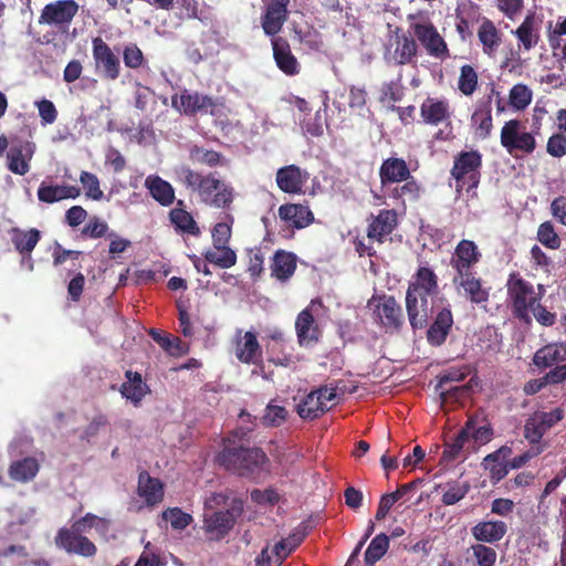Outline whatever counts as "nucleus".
Returning <instances> with one entry per match:
<instances>
[{"mask_svg":"<svg viewBox=\"0 0 566 566\" xmlns=\"http://www.w3.org/2000/svg\"><path fill=\"white\" fill-rule=\"evenodd\" d=\"M189 158L192 163L213 168L222 165L223 157L221 153L193 145L189 148Z\"/></svg>","mask_w":566,"mask_h":566,"instance_id":"nucleus-48","label":"nucleus"},{"mask_svg":"<svg viewBox=\"0 0 566 566\" xmlns=\"http://www.w3.org/2000/svg\"><path fill=\"white\" fill-rule=\"evenodd\" d=\"M297 266V258L294 253L277 250L272 259L271 274L281 282L293 276Z\"/></svg>","mask_w":566,"mask_h":566,"instance_id":"nucleus-37","label":"nucleus"},{"mask_svg":"<svg viewBox=\"0 0 566 566\" xmlns=\"http://www.w3.org/2000/svg\"><path fill=\"white\" fill-rule=\"evenodd\" d=\"M398 224V214L394 209H381L377 216L370 214L367 238L371 242L382 244Z\"/></svg>","mask_w":566,"mask_h":566,"instance_id":"nucleus-19","label":"nucleus"},{"mask_svg":"<svg viewBox=\"0 0 566 566\" xmlns=\"http://www.w3.org/2000/svg\"><path fill=\"white\" fill-rule=\"evenodd\" d=\"M566 361V343H549L537 349L533 356V364L545 369Z\"/></svg>","mask_w":566,"mask_h":566,"instance_id":"nucleus-33","label":"nucleus"},{"mask_svg":"<svg viewBox=\"0 0 566 566\" xmlns=\"http://www.w3.org/2000/svg\"><path fill=\"white\" fill-rule=\"evenodd\" d=\"M410 168L403 158L388 157L382 160L379 167V179L382 189H389L395 184L411 177Z\"/></svg>","mask_w":566,"mask_h":566,"instance_id":"nucleus-24","label":"nucleus"},{"mask_svg":"<svg viewBox=\"0 0 566 566\" xmlns=\"http://www.w3.org/2000/svg\"><path fill=\"white\" fill-rule=\"evenodd\" d=\"M390 45L394 46L392 59L398 65H406L413 61L418 53V44L412 34L396 27L392 31Z\"/></svg>","mask_w":566,"mask_h":566,"instance_id":"nucleus-21","label":"nucleus"},{"mask_svg":"<svg viewBox=\"0 0 566 566\" xmlns=\"http://www.w3.org/2000/svg\"><path fill=\"white\" fill-rule=\"evenodd\" d=\"M441 306L432 315V323L427 328V340L431 346H441L447 340L452 326L453 315L451 306L444 297L439 298Z\"/></svg>","mask_w":566,"mask_h":566,"instance_id":"nucleus-11","label":"nucleus"},{"mask_svg":"<svg viewBox=\"0 0 566 566\" xmlns=\"http://www.w3.org/2000/svg\"><path fill=\"white\" fill-rule=\"evenodd\" d=\"M226 222L217 223L212 229V243L213 247H221V244H228L231 238V224L233 223V217L230 214L226 216Z\"/></svg>","mask_w":566,"mask_h":566,"instance_id":"nucleus-60","label":"nucleus"},{"mask_svg":"<svg viewBox=\"0 0 566 566\" xmlns=\"http://www.w3.org/2000/svg\"><path fill=\"white\" fill-rule=\"evenodd\" d=\"M203 256L207 262L212 263L221 269H229L237 262V254L231 248H229L228 244L213 247V250L206 251Z\"/></svg>","mask_w":566,"mask_h":566,"instance_id":"nucleus-46","label":"nucleus"},{"mask_svg":"<svg viewBox=\"0 0 566 566\" xmlns=\"http://www.w3.org/2000/svg\"><path fill=\"white\" fill-rule=\"evenodd\" d=\"M145 187L150 196L163 207H169L176 199L174 187L157 175L148 176L145 180Z\"/></svg>","mask_w":566,"mask_h":566,"instance_id":"nucleus-40","label":"nucleus"},{"mask_svg":"<svg viewBox=\"0 0 566 566\" xmlns=\"http://www.w3.org/2000/svg\"><path fill=\"white\" fill-rule=\"evenodd\" d=\"M179 179L198 195L201 203L210 208L229 210L234 201V188L219 179L216 172L201 174L190 167H181Z\"/></svg>","mask_w":566,"mask_h":566,"instance_id":"nucleus-2","label":"nucleus"},{"mask_svg":"<svg viewBox=\"0 0 566 566\" xmlns=\"http://www.w3.org/2000/svg\"><path fill=\"white\" fill-rule=\"evenodd\" d=\"M163 517L166 521H169L171 527L175 530H184L192 522V516L188 513L182 512L179 507L166 510L163 513Z\"/></svg>","mask_w":566,"mask_h":566,"instance_id":"nucleus-61","label":"nucleus"},{"mask_svg":"<svg viewBox=\"0 0 566 566\" xmlns=\"http://www.w3.org/2000/svg\"><path fill=\"white\" fill-rule=\"evenodd\" d=\"M507 524L503 521H481L472 528V536L480 543L494 544L500 542L507 533Z\"/></svg>","mask_w":566,"mask_h":566,"instance_id":"nucleus-34","label":"nucleus"},{"mask_svg":"<svg viewBox=\"0 0 566 566\" xmlns=\"http://www.w3.org/2000/svg\"><path fill=\"white\" fill-rule=\"evenodd\" d=\"M467 422H472V428L470 429V438H472L475 443L482 446L486 444L493 439L494 431L491 423L479 427L476 418L473 417H470Z\"/></svg>","mask_w":566,"mask_h":566,"instance_id":"nucleus-58","label":"nucleus"},{"mask_svg":"<svg viewBox=\"0 0 566 566\" xmlns=\"http://www.w3.org/2000/svg\"><path fill=\"white\" fill-rule=\"evenodd\" d=\"M295 331L300 346L308 347L318 343L322 331L310 308L301 311L295 321Z\"/></svg>","mask_w":566,"mask_h":566,"instance_id":"nucleus-29","label":"nucleus"},{"mask_svg":"<svg viewBox=\"0 0 566 566\" xmlns=\"http://www.w3.org/2000/svg\"><path fill=\"white\" fill-rule=\"evenodd\" d=\"M92 54L95 69L102 72L104 78L115 81L119 77L120 60L101 36L93 38Z\"/></svg>","mask_w":566,"mask_h":566,"instance_id":"nucleus-10","label":"nucleus"},{"mask_svg":"<svg viewBox=\"0 0 566 566\" xmlns=\"http://www.w3.org/2000/svg\"><path fill=\"white\" fill-rule=\"evenodd\" d=\"M316 394L312 390L297 403L296 412L302 419L314 420L329 410V407L325 406Z\"/></svg>","mask_w":566,"mask_h":566,"instance_id":"nucleus-42","label":"nucleus"},{"mask_svg":"<svg viewBox=\"0 0 566 566\" xmlns=\"http://www.w3.org/2000/svg\"><path fill=\"white\" fill-rule=\"evenodd\" d=\"M546 151L555 158L566 155V136L563 133L553 134L546 144Z\"/></svg>","mask_w":566,"mask_h":566,"instance_id":"nucleus-64","label":"nucleus"},{"mask_svg":"<svg viewBox=\"0 0 566 566\" xmlns=\"http://www.w3.org/2000/svg\"><path fill=\"white\" fill-rule=\"evenodd\" d=\"M507 295L514 316L520 321L530 322V308L541 300L533 284L524 280L520 273H511L507 280Z\"/></svg>","mask_w":566,"mask_h":566,"instance_id":"nucleus-3","label":"nucleus"},{"mask_svg":"<svg viewBox=\"0 0 566 566\" xmlns=\"http://www.w3.org/2000/svg\"><path fill=\"white\" fill-rule=\"evenodd\" d=\"M80 4L75 0H55L46 3L39 17L40 24H48L66 32L78 14Z\"/></svg>","mask_w":566,"mask_h":566,"instance_id":"nucleus-8","label":"nucleus"},{"mask_svg":"<svg viewBox=\"0 0 566 566\" xmlns=\"http://www.w3.org/2000/svg\"><path fill=\"white\" fill-rule=\"evenodd\" d=\"M395 185V187H389V189L385 190L390 199L400 202L402 206H405L407 201L416 202L420 199L422 186L413 176L402 180L401 184Z\"/></svg>","mask_w":566,"mask_h":566,"instance_id":"nucleus-35","label":"nucleus"},{"mask_svg":"<svg viewBox=\"0 0 566 566\" xmlns=\"http://www.w3.org/2000/svg\"><path fill=\"white\" fill-rule=\"evenodd\" d=\"M11 242L14 249L22 255V258H31V253L41 239V233L38 229L22 230L13 228L10 231Z\"/></svg>","mask_w":566,"mask_h":566,"instance_id":"nucleus-39","label":"nucleus"},{"mask_svg":"<svg viewBox=\"0 0 566 566\" xmlns=\"http://www.w3.org/2000/svg\"><path fill=\"white\" fill-rule=\"evenodd\" d=\"M474 134L481 139H486L493 129L492 111L489 104L476 108L471 116Z\"/></svg>","mask_w":566,"mask_h":566,"instance_id":"nucleus-44","label":"nucleus"},{"mask_svg":"<svg viewBox=\"0 0 566 566\" xmlns=\"http://www.w3.org/2000/svg\"><path fill=\"white\" fill-rule=\"evenodd\" d=\"M537 240L551 250H557L560 247V238L551 221H545L539 224L537 229Z\"/></svg>","mask_w":566,"mask_h":566,"instance_id":"nucleus-52","label":"nucleus"},{"mask_svg":"<svg viewBox=\"0 0 566 566\" xmlns=\"http://www.w3.org/2000/svg\"><path fill=\"white\" fill-rule=\"evenodd\" d=\"M478 38L482 44L483 53L490 57H494L502 39L500 31L491 20L484 19L482 21L478 30Z\"/></svg>","mask_w":566,"mask_h":566,"instance_id":"nucleus-41","label":"nucleus"},{"mask_svg":"<svg viewBox=\"0 0 566 566\" xmlns=\"http://www.w3.org/2000/svg\"><path fill=\"white\" fill-rule=\"evenodd\" d=\"M440 293L439 277L437 273L428 266V264L420 265L413 273L411 281L408 284L406 294L411 296H431L436 297Z\"/></svg>","mask_w":566,"mask_h":566,"instance_id":"nucleus-17","label":"nucleus"},{"mask_svg":"<svg viewBox=\"0 0 566 566\" xmlns=\"http://www.w3.org/2000/svg\"><path fill=\"white\" fill-rule=\"evenodd\" d=\"M420 116L422 122L427 125H444L443 129H439L433 135L436 140L447 142L453 138V128L451 124L452 111L447 99L427 97L420 106Z\"/></svg>","mask_w":566,"mask_h":566,"instance_id":"nucleus-6","label":"nucleus"},{"mask_svg":"<svg viewBox=\"0 0 566 566\" xmlns=\"http://www.w3.org/2000/svg\"><path fill=\"white\" fill-rule=\"evenodd\" d=\"M83 532L76 531L73 525L70 528L62 527L57 531L54 538L55 545L69 554H75L83 557H93L97 553L95 544L82 535Z\"/></svg>","mask_w":566,"mask_h":566,"instance_id":"nucleus-9","label":"nucleus"},{"mask_svg":"<svg viewBox=\"0 0 566 566\" xmlns=\"http://www.w3.org/2000/svg\"><path fill=\"white\" fill-rule=\"evenodd\" d=\"M273 59L277 69L287 76H295L301 71V64L292 53L290 43L282 36L271 40Z\"/></svg>","mask_w":566,"mask_h":566,"instance_id":"nucleus-25","label":"nucleus"},{"mask_svg":"<svg viewBox=\"0 0 566 566\" xmlns=\"http://www.w3.org/2000/svg\"><path fill=\"white\" fill-rule=\"evenodd\" d=\"M410 27L429 55L439 59L449 56V49L446 41L430 21L416 22Z\"/></svg>","mask_w":566,"mask_h":566,"instance_id":"nucleus-13","label":"nucleus"},{"mask_svg":"<svg viewBox=\"0 0 566 566\" xmlns=\"http://www.w3.org/2000/svg\"><path fill=\"white\" fill-rule=\"evenodd\" d=\"M243 512V501L232 499L230 507L226 511H218L205 518V528L208 533H216L224 536L234 526L237 518Z\"/></svg>","mask_w":566,"mask_h":566,"instance_id":"nucleus-16","label":"nucleus"},{"mask_svg":"<svg viewBox=\"0 0 566 566\" xmlns=\"http://www.w3.org/2000/svg\"><path fill=\"white\" fill-rule=\"evenodd\" d=\"M482 155L478 150L461 151L454 157L451 176L457 182V191L478 188L481 178Z\"/></svg>","mask_w":566,"mask_h":566,"instance_id":"nucleus-5","label":"nucleus"},{"mask_svg":"<svg viewBox=\"0 0 566 566\" xmlns=\"http://www.w3.org/2000/svg\"><path fill=\"white\" fill-rule=\"evenodd\" d=\"M39 472V463L34 458L27 457L13 461L9 467V476L18 482L31 481Z\"/></svg>","mask_w":566,"mask_h":566,"instance_id":"nucleus-43","label":"nucleus"},{"mask_svg":"<svg viewBox=\"0 0 566 566\" xmlns=\"http://www.w3.org/2000/svg\"><path fill=\"white\" fill-rule=\"evenodd\" d=\"M216 461L224 470L250 480H258L270 472V459L259 447L235 446L228 438Z\"/></svg>","mask_w":566,"mask_h":566,"instance_id":"nucleus-1","label":"nucleus"},{"mask_svg":"<svg viewBox=\"0 0 566 566\" xmlns=\"http://www.w3.org/2000/svg\"><path fill=\"white\" fill-rule=\"evenodd\" d=\"M124 64L129 69H139L145 61L142 50L135 43L126 45L123 50Z\"/></svg>","mask_w":566,"mask_h":566,"instance_id":"nucleus-63","label":"nucleus"},{"mask_svg":"<svg viewBox=\"0 0 566 566\" xmlns=\"http://www.w3.org/2000/svg\"><path fill=\"white\" fill-rule=\"evenodd\" d=\"M542 20L535 13L530 12L523 22L512 31L517 39L518 50L530 52L538 44L541 40Z\"/></svg>","mask_w":566,"mask_h":566,"instance_id":"nucleus-23","label":"nucleus"},{"mask_svg":"<svg viewBox=\"0 0 566 566\" xmlns=\"http://www.w3.org/2000/svg\"><path fill=\"white\" fill-rule=\"evenodd\" d=\"M287 415V410L284 407L269 403L261 418V422L264 427H280L285 422Z\"/></svg>","mask_w":566,"mask_h":566,"instance_id":"nucleus-54","label":"nucleus"},{"mask_svg":"<svg viewBox=\"0 0 566 566\" xmlns=\"http://www.w3.org/2000/svg\"><path fill=\"white\" fill-rule=\"evenodd\" d=\"M308 174L303 171L296 165L281 167L276 171V185L280 190L290 195L303 192V187L307 181Z\"/></svg>","mask_w":566,"mask_h":566,"instance_id":"nucleus-27","label":"nucleus"},{"mask_svg":"<svg viewBox=\"0 0 566 566\" xmlns=\"http://www.w3.org/2000/svg\"><path fill=\"white\" fill-rule=\"evenodd\" d=\"M547 431L535 412L526 420L524 426V437L532 444L538 443Z\"/></svg>","mask_w":566,"mask_h":566,"instance_id":"nucleus-53","label":"nucleus"},{"mask_svg":"<svg viewBox=\"0 0 566 566\" xmlns=\"http://www.w3.org/2000/svg\"><path fill=\"white\" fill-rule=\"evenodd\" d=\"M470 491V484L468 482L448 483V489L442 495V503L444 505H453L461 501Z\"/></svg>","mask_w":566,"mask_h":566,"instance_id":"nucleus-56","label":"nucleus"},{"mask_svg":"<svg viewBox=\"0 0 566 566\" xmlns=\"http://www.w3.org/2000/svg\"><path fill=\"white\" fill-rule=\"evenodd\" d=\"M472 422H465L464 427L458 432L451 442H446L444 450L441 455V460L444 462H451L458 458L464 444L470 439V429Z\"/></svg>","mask_w":566,"mask_h":566,"instance_id":"nucleus-45","label":"nucleus"},{"mask_svg":"<svg viewBox=\"0 0 566 566\" xmlns=\"http://www.w3.org/2000/svg\"><path fill=\"white\" fill-rule=\"evenodd\" d=\"M234 354L237 359L247 365H263V352L254 332L248 331L242 335V329L235 333Z\"/></svg>","mask_w":566,"mask_h":566,"instance_id":"nucleus-15","label":"nucleus"},{"mask_svg":"<svg viewBox=\"0 0 566 566\" xmlns=\"http://www.w3.org/2000/svg\"><path fill=\"white\" fill-rule=\"evenodd\" d=\"M184 206V200H178L177 207L169 211V220L178 232L198 237L200 234V228L192 214L188 212Z\"/></svg>","mask_w":566,"mask_h":566,"instance_id":"nucleus-38","label":"nucleus"},{"mask_svg":"<svg viewBox=\"0 0 566 566\" xmlns=\"http://www.w3.org/2000/svg\"><path fill=\"white\" fill-rule=\"evenodd\" d=\"M290 0H269L264 12L261 15V27L263 32L273 38L281 32L289 18Z\"/></svg>","mask_w":566,"mask_h":566,"instance_id":"nucleus-18","label":"nucleus"},{"mask_svg":"<svg viewBox=\"0 0 566 566\" xmlns=\"http://www.w3.org/2000/svg\"><path fill=\"white\" fill-rule=\"evenodd\" d=\"M533 99L532 90L523 83H517L512 86L509 93V104L510 106L516 111H524Z\"/></svg>","mask_w":566,"mask_h":566,"instance_id":"nucleus-49","label":"nucleus"},{"mask_svg":"<svg viewBox=\"0 0 566 566\" xmlns=\"http://www.w3.org/2000/svg\"><path fill=\"white\" fill-rule=\"evenodd\" d=\"M512 454V449L507 446H502L496 451L489 453L483 459V465L485 470L490 472V479L495 484L503 480L510 470L509 462L505 461Z\"/></svg>","mask_w":566,"mask_h":566,"instance_id":"nucleus-31","label":"nucleus"},{"mask_svg":"<svg viewBox=\"0 0 566 566\" xmlns=\"http://www.w3.org/2000/svg\"><path fill=\"white\" fill-rule=\"evenodd\" d=\"M149 336L171 356H180L187 352V346L178 338H171L168 334H161L155 328H150Z\"/></svg>","mask_w":566,"mask_h":566,"instance_id":"nucleus-47","label":"nucleus"},{"mask_svg":"<svg viewBox=\"0 0 566 566\" xmlns=\"http://www.w3.org/2000/svg\"><path fill=\"white\" fill-rule=\"evenodd\" d=\"M137 493L147 505H156L164 499V486L159 479L151 478L147 471L138 475Z\"/></svg>","mask_w":566,"mask_h":566,"instance_id":"nucleus-36","label":"nucleus"},{"mask_svg":"<svg viewBox=\"0 0 566 566\" xmlns=\"http://www.w3.org/2000/svg\"><path fill=\"white\" fill-rule=\"evenodd\" d=\"M171 101L175 108L188 116H193L198 113L213 114V108L217 106L211 96L189 90L181 91L178 96H172Z\"/></svg>","mask_w":566,"mask_h":566,"instance_id":"nucleus-14","label":"nucleus"},{"mask_svg":"<svg viewBox=\"0 0 566 566\" xmlns=\"http://www.w3.org/2000/svg\"><path fill=\"white\" fill-rule=\"evenodd\" d=\"M479 75L474 67L470 64H464L460 69L458 78V88L465 95L471 96L478 88Z\"/></svg>","mask_w":566,"mask_h":566,"instance_id":"nucleus-50","label":"nucleus"},{"mask_svg":"<svg viewBox=\"0 0 566 566\" xmlns=\"http://www.w3.org/2000/svg\"><path fill=\"white\" fill-rule=\"evenodd\" d=\"M452 283L471 303L482 304L489 301V289L483 287L482 280L475 272L455 274Z\"/></svg>","mask_w":566,"mask_h":566,"instance_id":"nucleus-22","label":"nucleus"},{"mask_svg":"<svg viewBox=\"0 0 566 566\" xmlns=\"http://www.w3.org/2000/svg\"><path fill=\"white\" fill-rule=\"evenodd\" d=\"M480 258L481 253L476 244L471 240L463 239L455 247L451 266L455 270V274L473 272L472 266L480 261Z\"/></svg>","mask_w":566,"mask_h":566,"instance_id":"nucleus-28","label":"nucleus"},{"mask_svg":"<svg viewBox=\"0 0 566 566\" xmlns=\"http://www.w3.org/2000/svg\"><path fill=\"white\" fill-rule=\"evenodd\" d=\"M472 552L479 566H494L496 560V552L494 548L479 543L472 545Z\"/></svg>","mask_w":566,"mask_h":566,"instance_id":"nucleus-62","label":"nucleus"},{"mask_svg":"<svg viewBox=\"0 0 566 566\" xmlns=\"http://www.w3.org/2000/svg\"><path fill=\"white\" fill-rule=\"evenodd\" d=\"M294 33V39L300 43H305L312 50H318L322 42L319 40L318 32L311 27H306L305 29L293 25L292 28Z\"/></svg>","mask_w":566,"mask_h":566,"instance_id":"nucleus-55","label":"nucleus"},{"mask_svg":"<svg viewBox=\"0 0 566 566\" xmlns=\"http://www.w3.org/2000/svg\"><path fill=\"white\" fill-rule=\"evenodd\" d=\"M500 142L506 151L518 158L520 154L531 155L537 146L535 134L526 132V127L520 119H510L504 123L500 133Z\"/></svg>","mask_w":566,"mask_h":566,"instance_id":"nucleus-4","label":"nucleus"},{"mask_svg":"<svg viewBox=\"0 0 566 566\" xmlns=\"http://www.w3.org/2000/svg\"><path fill=\"white\" fill-rule=\"evenodd\" d=\"M388 547L389 537L385 533L375 536L365 552L366 564L373 566L386 554Z\"/></svg>","mask_w":566,"mask_h":566,"instance_id":"nucleus-51","label":"nucleus"},{"mask_svg":"<svg viewBox=\"0 0 566 566\" xmlns=\"http://www.w3.org/2000/svg\"><path fill=\"white\" fill-rule=\"evenodd\" d=\"M369 304H374L373 315L375 322L387 333H399L405 326V314L401 305L394 295L381 294L374 296Z\"/></svg>","mask_w":566,"mask_h":566,"instance_id":"nucleus-7","label":"nucleus"},{"mask_svg":"<svg viewBox=\"0 0 566 566\" xmlns=\"http://www.w3.org/2000/svg\"><path fill=\"white\" fill-rule=\"evenodd\" d=\"M82 235L92 239H99L105 235L114 237L115 233H108V224L105 221L101 220L98 217H93L90 219L88 223L82 229Z\"/></svg>","mask_w":566,"mask_h":566,"instance_id":"nucleus-59","label":"nucleus"},{"mask_svg":"<svg viewBox=\"0 0 566 566\" xmlns=\"http://www.w3.org/2000/svg\"><path fill=\"white\" fill-rule=\"evenodd\" d=\"M277 213L285 224L294 229H304L314 221L310 207L301 203H284L279 207Z\"/></svg>","mask_w":566,"mask_h":566,"instance_id":"nucleus-30","label":"nucleus"},{"mask_svg":"<svg viewBox=\"0 0 566 566\" xmlns=\"http://www.w3.org/2000/svg\"><path fill=\"white\" fill-rule=\"evenodd\" d=\"M35 153V144L29 140L12 142L7 151L8 169L19 176H24L30 170V161Z\"/></svg>","mask_w":566,"mask_h":566,"instance_id":"nucleus-20","label":"nucleus"},{"mask_svg":"<svg viewBox=\"0 0 566 566\" xmlns=\"http://www.w3.org/2000/svg\"><path fill=\"white\" fill-rule=\"evenodd\" d=\"M126 381L119 387L120 395L127 400L132 401L134 406L138 407L150 389L144 382L142 375L138 371L127 370L125 373Z\"/></svg>","mask_w":566,"mask_h":566,"instance_id":"nucleus-32","label":"nucleus"},{"mask_svg":"<svg viewBox=\"0 0 566 566\" xmlns=\"http://www.w3.org/2000/svg\"><path fill=\"white\" fill-rule=\"evenodd\" d=\"M430 296H411L406 294L405 304L409 324L413 331L423 329L428 326L430 317L441 306L439 301L432 298L431 306L429 305Z\"/></svg>","mask_w":566,"mask_h":566,"instance_id":"nucleus-12","label":"nucleus"},{"mask_svg":"<svg viewBox=\"0 0 566 566\" xmlns=\"http://www.w3.org/2000/svg\"><path fill=\"white\" fill-rule=\"evenodd\" d=\"M312 518L301 522L286 538L277 542L272 553L276 556V562L281 564L293 551H295L313 530Z\"/></svg>","mask_w":566,"mask_h":566,"instance_id":"nucleus-26","label":"nucleus"},{"mask_svg":"<svg viewBox=\"0 0 566 566\" xmlns=\"http://www.w3.org/2000/svg\"><path fill=\"white\" fill-rule=\"evenodd\" d=\"M80 181L85 189V195L93 200H101L104 196L101 187L99 180L96 175L82 171L80 175Z\"/></svg>","mask_w":566,"mask_h":566,"instance_id":"nucleus-57","label":"nucleus"}]
</instances>
